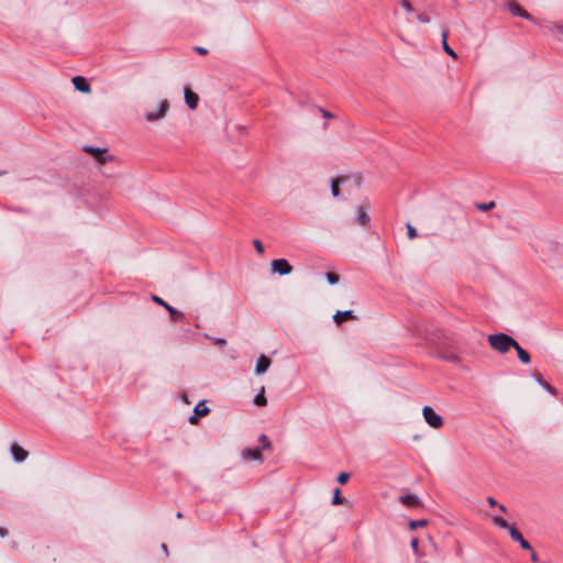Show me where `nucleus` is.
Returning <instances> with one entry per match:
<instances>
[{
    "instance_id": "obj_10",
    "label": "nucleus",
    "mask_w": 563,
    "mask_h": 563,
    "mask_svg": "<svg viewBox=\"0 0 563 563\" xmlns=\"http://www.w3.org/2000/svg\"><path fill=\"white\" fill-rule=\"evenodd\" d=\"M509 534L511 539L518 542L522 549L531 550L530 543L523 539L522 534L515 527H509Z\"/></svg>"
},
{
    "instance_id": "obj_32",
    "label": "nucleus",
    "mask_w": 563,
    "mask_h": 563,
    "mask_svg": "<svg viewBox=\"0 0 563 563\" xmlns=\"http://www.w3.org/2000/svg\"><path fill=\"white\" fill-rule=\"evenodd\" d=\"M260 442L262 443L263 448H265V449H268L271 446V442L265 434H262L260 437Z\"/></svg>"
},
{
    "instance_id": "obj_26",
    "label": "nucleus",
    "mask_w": 563,
    "mask_h": 563,
    "mask_svg": "<svg viewBox=\"0 0 563 563\" xmlns=\"http://www.w3.org/2000/svg\"><path fill=\"white\" fill-rule=\"evenodd\" d=\"M426 525H427V521H426V520H411V521L409 522V527H410L411 529H416V528H418V527H423V526H426Z\"/></svg>"
},
{
    "instance_id": "obj_6",
    "label": "nucleus",
    "mask_w": 563,
    "mask_h": 563,
    "mask_svg": "<svg viewBox=\"0 0 563 563\" xmlns=\"http://www.w3.org/2000/svg\"><path fill=\"white\" fill-rule=\"evenodd\" d=\"M272 269L279 275H288L291 273V265L284 258L274 260L271 263Z\"/></svg>"
},
{
    "instance_id": "obj_27",
    "label": "nucleus",
    "mask_w": 563,
    "mask_h": 563,
    "mask_svg": "<svg viewBox=\"0 0 563 563\" xmlns=\"http://www.w3.org/2000/svg\"><path fill=\"white\" fill-rule=\"evenodd\" d=\"M400 4L407 13H411L413 11V8L409 0H401Z\"/></svg>"
},
{
    "instance_id": "obj_28",
    "label": "nucleus",
    "mask_w": 563,
    "mask_h": 563,
    "mask_svg": "<svg viewBox=\"0 0 563 563\" xmlns=\"http://www.w3.org/2000/svg\"><path fill=\"white\" fill-rule=\"evenodd\" d=\"M549 31L554 34H563V25H551L549 26Z\"/></svg>"
},
{
    "instance_id": "obj_21",
    "label": "nucleus",
    "mask_w": 563,
    "mask_h": 563,
    "mask_svg": "<svg viewBox=\"0 0 563 563\" xmlns=\"http://www.w3.org/2000/svg\"><path fill=\"white\" fill-rule=\"evenodd\" d=\"M264 393H265V388L262 387L261 391L254 397L253 401L256 406H265L267 404Z\"/></svg>"
},
{
    "instance_id": "obj_14",
    "label": "nucleus",
    "mask_w": 563,
    "mask_h": 563,
    "mask_svg": "<svg viewBox=\"0 0 563 563\" xmlns=\"http://www.w3.org/2000/svg\"><path fill=\"white\" fill-rule=\"evenodd\" d=\"M11 453L16 462H23L27 457V452L18 444L11 446Z\"/></svg>"
},
{
    "instance_id": "obj_19",
    "label": "nucleus",
    "mask_w": 563,
    "mask_h": 563,
    "mask_svg": "<svg viewBox=\"0 0 563 563\" xmlns=\"http://www.w3.org/2000/svg\"><path fill=\"white\" fill-rule=\"evenodd\" d=\"M442 46H443L444 52H445L449 56H451V57H453V58H456V57H457L456 53H455V52H454V51L449 46V44H448V31H443V32H442Z\"/></svg>"
},
{
    "instance_id": "obj_23",
    "label": "nucleus",
    "mask_w": 563,
    "mask_h": 563,
    "mask_svg": "<svg viewBox=\"0 0 563 563\" xmlns=\"http://www.w3.org/2000/svg\"><path fill=\"white\" fill-rule=\"evenodd\" d=\"M537 383L542 386L545 390L550 391L551 394H554V388L547 382L542 380L541 377H536Z\"/></svg>"
},
{
    "instance_id": "obj_36",
    "label": "nucleus",
    "mask_w": 563,
    "mask_h": 563,
    "mask_svg": "<svg viewBox=\"0 0 563 563\" xmlns=\"http://www.w3.org/2000/svg\"><path fill=\"white\" fill-rule=\"evenodd\" d=\"M212 340L218 345H225L227 344V340L222 339V338H212Z\"/></svg>"
},
{
    "instance_id": "obj_17",
    "label": "nucleus",
    "mask_w": 563,
    "mask_h": 563,
    "mask_svg": "<svg viewBox=\"0 0 563 563\" xmlns=\"http://www.w3.org/2000/svg\"><path fill=\"white\" fill-rule=\"evenodd\" d=\"M400 501L404 505L408 506H417L420 504L419 498L416 495L412 494H406L400 496Z\"/></svg>"
},
{
    "instance_id": "obj_40",
    "label": "nucleus",
    "mask_w": 563,
    "mask_h": 563,
    "mask_svg": "<svg viewBox=\"0 0 563 563\" xmlns=\"http://www.w3.org/2000/svg\"><path fill=\"white\" fill-rule=\"evenodd\" d=\"M531 560H532L533 562H537V561H538V555H537V553H536L534 551H532V553H531Z\"/></svg>"
},
{
    "instance_id": "obj_20",
    "label": "nucleus",
    "mask_w": 563,
    "mask_h": 563,
    "mask_svg": "<svg viewBox=\"0 0 563 563\" xmlns=\"http://www.w3.org/2000/svg\"><path fill=\"white\" fill-rule=\"evenodd\" d=\"M344 180H345L344 177L343 178H333L331 180V192H332L333 197H335V198L339 197V195H340L339 185L341 181H344Z\"/></svg>"
},
{
    "instance_id": "obj_12",
    "label": "nucleus",
    "mask_w": 563,
    "mask_h": 563,
    "mask_svg": "<svg viewBox=\"0 0 563 563\" xmlns=\"http://www.w3.org/2000/svg\"><path fill=\"white\" fill-rule=\"evenodd\" d=\"M356 220L361 225H367L369 223V216L366 207H356Z\"/></svg>"
},
{
    "instance_id": "obj_8",
    "label": "nucleus",
    "mask_w": 563,
    "mask_h": 563,
    "mask_svg": "<svg viewBox=\"0 0 563 563\" xmlns=\"http://www.w3.org/2000/svg\"><path fill=\"white\" fill-rule=\"evenodd\" d=\"M272 362L266 355H261L255 364L254 373L260 376L263 375L271 366Z\"/></svg>"
},
{
    "instance_id": "obj_7",
    "label": "nucleus",
    "mask_w": 563,
    "mask_h": 563,
    "mask_svg": "<svg viewBox=\"0 0 563 563\" xmlns=\"http://www.w3.org/2000/svg\"><path fill=\"white\" fill-rule=\"evenodd\" d=\"M184 98H185L186 104L188 106V108L190 110L197 109L198 102H199V96L195 91H192L188 87H185L184 88Z\"/></svg>"
},
{
    "instance_id": "obj_30",
    "label": "nucleus",
    "mask_w": 563,
    "mask_h": 563,
    "mask_svg": "<svg viewBox=\"0 0 563 563\" xmlns=\"http://www.w3.org/2000/svg\"><path fill=\"white\" fill-rule=\"evenodd\" d=\"M407 231H408V238L410 240H412L417 236V231L410 223H407Z\"/></svg>"
},
{
    "instance_id": "obj_33",
    "label": "nucleus",
    "mask_w": 563,
    "mask_h": 563,
    "mask_svg": "<svg viewBox=\"0 0 563 563\" xmlns=\"http://www.w3.org/2000/svg\"><path fill=\"white\" fill-rule=\"evenodd\" d=\"M254 247H255V250L258 253H263L264 252V246H263V244H262V242L260 240H255L254 241Z\"/></svg>"
},
{
    "instance_id": "obj_39",
    "label": "nucleus",
    "mask_w": 563,
    "mask_h": 563,
    "mask_svg": "<svg viewBox=\"0 0 563 563\" xmlns=\"http://www.w3.org/2000/svg\"><path fill=\"white\" fill-rule=\"evenodd\" d=\"M7 536H8V530H7V529H4V528H2V527H0V537H1V538H4V537H7Z\"/></svg>"
},
{
    "instance_id": "obj_22",
    "label": "nucleus",
    "mask_w": 563,
    "mask_h": 563,
    "mask_svg": "<svg viewBox=\"0 0 563 563\" xmlns=\"http://www.w3.org/2000/svg\"><path fill=\"white\" fill-rule=\"evenodd\" d=\"M493 522H494L496 526H498L499 528L508 529V530H509V527H510V526L508 525V522H507L504 518H501V517H499V516H494V517H493Z\"/></svg>"
},
{
    "instance_id": "obj_41",
    "label": "nucleus",
    "mask_w": 563,
    "mask_h": 563,
    "mask_svg": "<svg viewBox=\"0 0 563 563\" xmlns=\"http://www.w3.org/2000/svg\"><path fill=\"white\" fill-rule=\"evenodd\" d=\"M498 508L503 512H505L507 510L506 507L504 505H501V504H498Z\"/></svg>"
},
{
    "instance_id": "obj_3",
    "label": "nucleus",
    "mask_w": 563,
    "mask_h": 563,
    "mask_svg": "<svg viewBox=\"0 0 563 563\" xmlns=\"http://www.w3.org/2000/svg\"><path fill=\"white\" fill-rule=\"evenodd\" d=\"M422 416L424 421L433 429H439L443 426L442 417L430 406H424L422 408Z\"/></svg>"
},
{
    "instance_id": "obj_11",
    "label": "nucleus",
    "mask_w": 563,
    "mask_h": 563,
    "mask_svg": "<svg viewBox=\"0 0 563 563\" xmlns=\"http://www.w3.org/2000/svg\"><path fill=\"white\" fill-rule=\"evenodd\" d=\"M73 84H74V87L80 91V92H89L90 91V85L88 84V81L81 77V76H76L73 78Z\"/></svg>"
},
{
    "instance_id": "obj_34",
    "label": "nucleus",
    "mask_w": 563,
    "mask_h": 563,
    "mask_svg": "<svg viewBox=\"0 0 563 563\" xmlns=\"http://www.w3.org/2000/svg\"><path fill=\"white\" fill-rule=\"evenodd\" d=\"M494 206H495L494 202H489V203L478 205L477 208L479 210L486 211V210H489L490 208H493Z\"/></svg>"
},
{
    "instance_id": "obj_44",
    "label": "nucleus",
    "mask_w": 563,
    "mask_h": 563,
    "mask_svg": "<svg viewBox=\"0 0 563 563\" xmlns=\"http://www.w3.org/2000/svg\"><path fill=\"white\" fill-rule=\"evenodd\" d=\"M418 563H427V562H424V561H423V562H422V561H419Z\"/></svg>"
},
{
    "instance_id": "obj_24",
    "label": "nucleus",
    "mask_w": 563,
    "mask_h": 563,
    "mask_svg": "<svg viewBox=\"0 0 563 563\" xmlns=\"http://www.w3.org/2000/svg\"><path fill=\"white\" fill-rule=\"evenodd\" d=\"M325 278L330 285H335L339 283V276L334 273H327Z\"/></svg>"
},
{
    "instance_id": "obj_16",
    "label": "nucleus",
    "mask_w": 563,
    "mask_h": 563,
    "mask_svg": "<svg viewBox=\"0 0 563 563\" xmlns=\"http://www.w3.org/2000/svg\"><path fill=\"white\" fill-rule=\"evenodd\" d=\"M509 11H510L512 14H515V15H519V16H521V18H523V19H527V20H530V19H531L530 14H529L526 10H523V9H522L519 4H517V3H511V4L509 5Z\"/></svg>"
},
{
    "instance_id": "obj_4",
    "label": "nucleus",
    "mask_w": 563,
    "mask_h": 563,
    "mask_svg": "<svg viewBox=\"0 0 563 563\" xmlns=\"http://www.w3.org/2000/svg\"><path fill=\"white\" fill-rule=\"evenodd\" d=\"M85 151L90 153L99 164H104L113 159V156L108 155L107 150L102 147L86 146Z\"/></svg>"
},
{
    "instance_id": "obj_31",
    "label": "nucleus",
    "mask_w": 563,
    "mask_h": 563,
    "mask_svg": "<svg viewBox=\"0 0 563 563\" xmlns=\"http://www.w3.org/2000/svg\"><path fill=\"white\" fill-rule=\"evenodd\" d=\"M410 547H411V549L413 550L415 554H416L417 556H419V555H420V553H419V547H418V539H416V538H415V539H412V540H411V542H410Z\"/></svg>"
},
{
    "instance_id": "obj_1",
    "label": "nucleus",
    "mask_w": 563,
    "mask_h": 563,
    "mask_svg": "<svg viewBox=\"0 0 563 563\" xmlns=\"http://www.w3.org/2000/svg\"><path fill=\"white\" fill-rule=\"evenodd\" d=\"M487 341L489 346L500 354H505L514 349V346H517V341L504 332L489 334Z\"/></svg>"
},
{
    "instance_id": "obj_25",
    "label": "nucleus",
    "mask_w": 563,
    "mask_h": 563,
    "mask_svg": "<svg viewBox=\"0 0 563 563\" xmlns=\"http://www.w3.org/2000/svg\"><path fill=\"white\" fill-rule=\"evenodd\" d=\"M332 504L333 505H340L342 504V498H341V492L339 488H336L333 493V498H332Z\"/></svg>"
},
{
    "instance_id": "obj_35",
    "label": "nucleus",
    "mask_w": 563,
    "mask_h": 563,
    "mask_svg": "<svg viewBox=\"0 0 563 563\" xmlns=\"http://www.w3.org/2000/svg\"><path fill=\"white\" fill-rule=\"evenodd\" d=\"M417 20L421 23H429L430 22V19L429 16L424 15V14H418L417 15Z\"/></svg>"
},
{
    "instance_id": "obj_37",
    "label": "nucleus",
    "mask_w": 563,
    "mask_h": 563,
    "mask_svg": "<svg viewBox=\"0 0 563 563\" xmlns=\"http://www.w3.org/2000/svg\"><path fill=\"white\" fill-rule=\"evenodd\" d=\"M195 51L201 55H206L208 53V49L201 46L195 47Z\"/></svg>"
},
{
    "instance_id": "obj_5",
    "label": "nucleus",
    "mask_w": 563,
    "mask_h": 563,
    "mask_svg": "<svg viewBox=\"0 0 563 563\" xmlns=\"http://www.w3.org/2000/svg\"><path fill=\"white\" fill-rule=\"evenodd\" d=\"M152 300L164 307V309L168 311L169 317L173 321H179L184 317V314L180 311L176 310L174 307L165 302L161 297L154 295L152 297Z\"/></svg>"
},
{
    "instance_id": "obj_13",
    "label": "nucleus",
    "mask_w": 563,
    "mask_h": 563,
    "mask_svg": "<svg viewBox=\"0 0 563 563\" xmlns=\"http://www.w3.org/2000/svg\"><path fill=\"white\" fill-rule=\"evenodd\" d=\"M346 319H356V316L354 314L353 310H338L333 316V320L336 324H341Z\"/></svg>"
},
{
    "instance_id": "obj_42",
    "label": "nucleus",
    "mask_w": 563,
    "mask_h": 563,
    "mask_svg": "<svg viewBox=\"0 0 563 563\" xmlns=\"http://www.w3.org/2000/svg\"><path fill=\"white\" fill-rule=\"evenodd\" d=\"M162 550H164L165 552H167V547H166V544H164V543L162 544Z\"/></svg>"
},
{
    "instance_id": "obj_2",
    "label": "nucleus",
    "mask_w": 563,
    "mask_h": 563,
    "mask_svg": "<svg viewBox=\"0 0 563 563\" xmlns=\"http://www.w3.org/2000/svg\"><path fill=\"white\" fill-rule=\"evenodd\" d=\"M169 110V102L167 99H163L153 111H146L144 118L148 122H155L163 120Z\"/></svg>"
},
{
    "instance_id": "obj_15",
    "label": "nucleus",
    "mask_w": 563,
    "mask_h": 563,
    "mask_svg": "<svg viewBox=\"0 0 563 563\" xmlns=\"http://www.w3.org/2000/svg\"><path fill=\"white\" fill-rule=\"evenodd\" d=\"M242 455L247 460L262 461V453L258 449H245Z\"/></svg>"
},
{
    "instance_id": "obj_38",
    "label": "nucleus",
    "mask_w": 563,
    "mask_h": 563,
    "mask_svg": "<svg viewBox=\"0 0 563 563\" xmlns=\"http://www.w3.org/2000/svg\"><path fill=\"white\" fill-rule=\"evenodd\" d=\"M487 503H488V504H489V506H492V507L498 506L497 501H496L493 497H488V498H487Z\"/></svg>"
},
{
    "instance_id": "obj_9",
    "label": "nucleus",
    "mask_w": 563,
    "mask_h": 563,
    "mask_svg": "<svg viewBox=\"0 0 563 563\" xmlns=\"http://www.w3.org/2000/svg\"><path fill=\"white\" fill-rule=\"evenodd\" d=\"M209 411L210 409L205 405V402L200 401L198 405H196L194 415L189 418V422L195 424L198 421V417H203L208 415Z\"/></svg>"
},
{
    "instance_id": "obj_43",
    "label": "nucleus",
    "mask_w": 563,
    "mask_h": 563,
    "mask_svg": "<svg viewBox=\"0 0 563 563\" xmlns=\"http://www.w3.org/2000/svg\"><path fill=\"white\" fill-rule=\"evenodd\" d=\"M324 117H331V114L327 111L323 112Z\"/></svg>"
},
{
    "instance_id": "obj_18",
    "label": "nucleus",
    "mask_w": 563,
    "mask_h": 563,
    "mask_svg": "<svg viewBox=\"0 0 563 563\" xmlns=\"http://www.w3.org/2000/svg\"><path fill=\"white\" fill-rule=\"evenodd\" d=\"M514 350H516L517 352V355L519 357V360L523 363V364H529L530 363V355L529 353L523 350L519 343L517 342V346H514Z\"/></svg>"
},
{
    "instance_id": "obj_29",
    "label": "nucleus",
    "mask_w": 563,
    "mask_h": 563,
    "mask_svg": "<svg viewBox=\"0 0 563 563\" xmlns=\"http://www.w3.org/2000/svg\"><path fill=\"white\" fill-rule=\"evenodd\" d=\"M349 478H350V474L345 473V472H342V473L339 474L336 479H338V482L340 484L343 485V484H345L349 481Z\"/></svg>"
}]
</instances>
